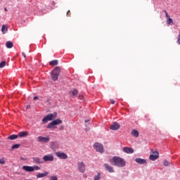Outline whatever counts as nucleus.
Returning a JSON list of instances; mask_svg holds the SVG:
<instances>
[{"instance_id":"6ab92c4d","label":"nucleus","mask_w":180,"mask_h":180,"mask_svg":"<svg viewBox=\"0 0 180 180\" xmlns=\"http://www.w3.org/2000/svg\"><path fill=\"white\" fill-rule=\"evenodd\" d=\"M139 135L140 133L139 132V131L136 129L131 131V136H133L134 137H139Z\"/></svg>"},{"instance_id":"7c9ffc66","label":"nucleus","mask_w":180,"mask_h":180,"mask_svg":"<svg viewBox=\"0 0 180 180\" xmlns=\"http://www.w3.org/2000/svg\"><path fill=\"white\" fill-rule=\"evenodd\" d=\"M49 180H58V177L57 176H51Z\"/></svg>"},{"instance_id":"a19ab883","label":"nucleus","mask_w":180,"mask_h":180,"mask_svg":"<svg viewBox=\"0 0 180 180\" xmlns=\"http://www.w3.org/2000/svg\"><path fill=\"white\" fill-rule=\"evenodd\" d=\"M36 99H38L37 96L34 97V101H36Z\"/></svg>"},{"instance_id":"0eeeda50","label":"nucleus","mask_w":180,"mask_h":180,"mask_svg":"<svg viewBox=\"0 0 180 180\" xmlns=\"http://www.w3.org/2000/svg\"><path fill=\"white\" fill-rule=\"evenodd\" d=\"M77 168L81 174H84L85 173V171H86V166L84 162H79L77 163Z\"/></svg>"},{"instance_id":"7ed1b4c3","label":"nucleus","mask_w":180,"mask_h":180,"mask_svg":"<svg viewBox=\"0 0 180 180\" xmlns=\"http://www.w3.org/2000/svg\"><path fill=\"white\" fill-rule=\"evenodd\" d=\"M56 117H57V112H54L53 114L50 113L42 119V122L44 124H46V123H48L51 120H54V119H56Z\"/></svg>"},{"instance_id":"393cba45","label":"nucleus","mask_w":180,"mask_h":180,"mask_svg":"<svg viewBox=\"0 0 180 180\" xmlns=\"http://www.w3.org/2000/svg\"><path fill=\"white\" fill-rule=\"evenodd\" d=\"M70 92L73 95V96H76V95H78V90L77 89H73Z\"/></svg>"},{"instance_id":"5701e85b","label":"nucleus","mask_w":180,"mask_h":180,"mask_svg":"<svg viewBox=\"0 0 180 180\" xmlns=\"http://www.w3.org/2000/svg\"><path fill=\"white\" fill-rule=\"evenodd\" d=\"M18 137H19L18 134V135L13 134V135L9 136L7 139H8V140H16V139H18Z\"/></svg>"},{"instance_id":"79ce46f5","label":"nucleus","mask_w":180,"mask_h":180,"mask_svg":"<svg viewBox=\"0 0 180 180\" xmlns=\"http://www.w3.org/2000/svg\"><path fill=\"white\" fill-rule=\"evenodd\" d=\"M4 11H5L6 12H8V9H7L6 8H4Z\"/></svg>"},{"instance_id":"4c0bfd02","label":"nucleus","mask_w":180,"mask_h":180,"mask_svg":"<svg viewBox=\"0 0 180 180\" xmlns=\"http://www.w3.org/2000/svg\"><path fill=\"white\" fill-rule=\"evenodd\" d=\"M70 11H68L67 12L68 16H70Z\"/></svg>"},{"instance_id":"2eb2a0df","label":"nucleus","mask_w":180,"mask_h":180,"mask_svg":"<svg viewBox=\"0 0 180 180\" xmlns=\"http://www.w3.org/2000/svg\"><path fill=\"white\" fill-rule=\"evenodd\" d=\"M135 161L137 164H141V165L147 164V160L146 159L136 158Z\"/></svg>"},{"instance_id":"473e14b6","label":"nucleus","mask_w":180,"mask_h":180,"mask_svg":"<svg viewBox=\"0 0 180 180\" xmlns=\"http://www.w3.org/2000/svg\"><path fill=\"white\" fill-rule=\"evenodd\" d=\"M165 13V16L166 18L168 19V18H170L169 15H168V12H167V11H164Z\"/></svg>"},{"instance_id":"bb28decb","label":"nucleus","mask_w":180,"mask_h":180,"mask_svg":"<svg viewBox=\"0 0 180 180\" xmlns=\"http://www.w3.org/2000/svg\"><path fill=\"white\" fill-rule=\"evenodd\" d=\"M100 179H101V173H98V174L94 176V180H100Z\"/></svg>"},{"instance_id":"72a5a7b5","label":"nucleus","mask_w":180,"mask_h":180,"mask_svg":"<svg viewBox=\"0 0 180 180\" xmlns=\"http://www.w3.org/2000/svg\"><path fill=\"white\" fill-rule=\"evenodd\" d=\"M79 99H80V101H84V96L83 95H79Z\"/></svg>"},{"instance_id":"6e6552de","label":"nucleus","mask_w":180,"mask_h":180,"mask_svg":"<svg viewBox=\"0 0 180 180\" xmlns=\"http://www.w3.org/2000/svg\"><path fill=\"white\" fill-rule=\"evenodd\" d=\"M94 150L98 153H103V145L99 143H95L93 146Z\"/></svg>"},{"instance_id":"f3484780","label":"nucleus","mask_w":180,"mask_h":180,"mask_svg":"<svg viewBox=\"0 0 180 180\" xmlns=\"http://www.w3.org/2000/svg\"><path fill=\"white\" fill-rule=\"evenodd\" d=\"M51 150H56L58 148V143L56 141L51 142Z\"/></svg>"},{"instance_id":"20e7f679","label":"nucleus","mask_w":180,"mask_h":180,"mask_svg":"<svg viewBox=\"0 0 180 180\" xmlns=\"http://www.w3.org/2000/svg\"><path fill=\"white\" fill-rule=\"evenodd\" d=\"M61 123H63V121L61 120L56 119V120L52 121L51 122L49 123L48 126L46 127H47V129H56V127H54V126L61 124Z\"/></svg>"},{"instance_id":"412c9836","label":"nucleus","mask_w":180,"mask_h":180,"mask_svg":"<svg viewBox=\"0 0 180 180\" xmlns=\"http://www.w3.org/2000/svg\"><path fill=\"white\" fill-rule=\"evenodd\" d=\"M6 47H7V49H12L13 47V43L11 41H7L6 43Z\"/></svg>"},{"instance_id":"ddd939ff","label":"nucleus","mask_w":180,"mask_h":180,"mask_svg":"<svg viewBox=\"0 0 180 180\" xmlns=\"http://www.w3.org/2000/svg\"><path fill=\"white\" fill-rule=\"evenodd\" d=\"M122 150L127 154H133L134 153V149L129 147H124Z\"/></svg>"},{"instance_id":"9d476101","label":"nucleus","mask_w":180,"mask_h":180,"mask_svg":"<svg viewBox=\"0 0 180 180\" xmlns=\"http://www.w3.org/2000/svg\"><path fill=\"white\" fill-rule=\"evenodd\" d=\"M56 155L60 160H67V158H68V155H67L64 152H56Z\"/></svg>"},{"instance_id":"c756f323","label":"nucleus","mask_w":180,"mask_h":180,"mask_svg":"<svg viewBox=\"0 0 180 180\" xmlns=\"http://www.w3.org/2000/svg\"><path fill=\"white\" fill-rule=\"evenodd\" d=\"M0 164H1V165H5V158H0Z\"/></svg>"},{"instance_id":"39448f33","label":"nucleus","mask_w":180,"mask_h":180,"mask_svg":"<svg viewBox=\"0 0 180 180\" xmlns=\"http://www.w3.org/2000/svg\"><path fill=\"white\" fill-rule=\"evenodd\" d=\"M60 68H56L55 69H53V70L51 72V78L53 79V81H57V79H58V77L60 76Z\"/></svg>"},{"instance_id":"f8f14e48","label":"nucleus","mask_w":180,"mask_h":180,"mask_svg":"<svg viewBox=\"0 0 180 180\" xmlns=\"http://www.w3.org/2000/svg\"><path fill=\"white\" fill-rule=\"evenodd\" d=\"M37 139L39 143H49V141H50V137L49 136H38Z\"/></svg>"},{"instance_id":"b1692460","label":"nucleus","mask_w":180,"mask_h":180,"mask_svg":"<svg viewBox=\"0 0 180 180\" xmlns=\"http://www.w3.org/2000/svg\"><path fill=\"white\" fill-rule=\"evenodd\" d=\"M49 65H58V60H51V61L49 63Z\"/></svg>"},{"instance_id":"e433bc0d","label":"nucleus","mask_w":180,"mask_h":180,"mask_svg":"<svg viewBox=\"0 0 180 180\" xmlns=\"http://www.w3.org/2000/svg\"><path fill=\"white\" fill-rule=\"evenodd\" d=\"M22 54L24 56V58H26V54L25 53H22Z\"/></svg>"},{"instance_id":"aec40b11","label":"nucleus","mask_w":180,"mask_h":180,"mask_svg":"<svg viewBox=\"0 0 180 180\" xmlns=\"http://www.w3.org/2000/svg\"><path fill=\"white\" fill-rule=\"evenodd\" d=\"M32 160L35 164H43V161L39 158H33Z\"/></svg>"},{"instance_id":"dca6fc26","label":"nucleus","mask_w":180,"mask_h":180,"mask_svg":"<svg viewBox=\"0 0 180 180\" xmlns=\"http://www.w3.org/2000/svg\"><path fill=\"white\" fill-rule=\"evenodd\" d=\"M29 136V132L24 131H20L18 133V137H27Z\"/></svg>"},{"instance_id":"58836bf2","label":"nucleus","mask_w":180,"mask_h":180,"mask_svg":"<svg viewBox=\"0 0 180 180\" xmlns=\"http://www.w3.org/2000/svg\"><path fill=\"white\" fill-rule=\"evenodd\" d=\"M27 109H30V105H27Z\"/></svg>"},{"instance_id":"f257e3e1","label":"nucleus","mask_w":180,"mask_h":180,"mask_svg":"<svg viewBox=\"0 0 180 180\" xmlns=\"http://www.w3.org/2000/svg\"><path fill=\"white\" fill-rule=\"evenodd\" d=\"M110 164H112V165H115V167H118V168L126 167V160L118 156H114L110 160Z\"/></svg>"},{"instance_id":"423d86ee","label":"nucleus","mask_w":180,"mask_h":180,"mask_svg":"<svg viewBox=\"0 0 180 180\" xmlns=\"http://www.w3.org/2000/svg\"><path fill=\"white\" fill-rule=\"evenodd\" d=\"M42 160L44 162H53L54 161V155L53 154H48L43 156Z\"/></svg>"},{"instance_id":"a211bd4d","label":"nucleus","mask_w":180,"mask_h":180,"mask_svg":"<svg viewBox=\"0 0 180 180\" xmlns=\"http://www.w3.org/2000/svg\"><path fill=\"white\" fill-rule=\"evenodd\" d=\"M49 175L48 172H44V173H38L37 174V178H44L45 176H47Z\"/></svg>"},{"instance_id":"4be33fe9","label":"nucleus","mask_w":180,"mask_h":180,"mask_svg":"<svg viewBox=\"0 0 180 180\" xmlns=\"http://www.w3.org/2000/svg\"><path fill=\"white\" fill-rule=\"evenodd\" d=\"M1 32H2L3 34H5V33H6V32H8V27L5 25H3L2 27H1Z\"/></svg>"},{"instance_id":"4468645a","label":"nucleus","mask_w":180,"mask_h":180,"mask_svg":"<svg viewBox=\"0 0 180 180\" xmlns=\"http://www.w3.org/2000/svg\"><path fill=\"white\" fill-rule=\"evenodd\" d=\"M120 129V124L117 122H114L111 126H110V130H119Z\"/></svg>"},{"instance_id":"9b49d317","label":"nucleus","mask_w":180,"mask_h":180,"mask_svg":"<svg viewBox=\"0 0 180 180\" xmlns=\"http://www.w3.org/2000/svg\"><path fill=\"white\" fill-rule=\"evenodd\" d=\"M104 168L105 171H107L108 172H110V174L115 172V169H113V167L110 166V165L108 163L104 164Z\"/></svg>"},{"instance_id":"c85d7f7f","label":"nucleus","mask_w":180,"mask_h":180,"mask_svg":"<svg viewBox=\"0 0 180 180\" xmlns=\"http://www.w3.org/2000/svg\"><path fill=\"white\" fill-rule=\"evenodd\" d=\"M5 65H6V62L2 61V62L0 63V68H4V67H5Z\"/></svg>"},{"instance_id":"1a4fd4ad","label":"nucleus","mask_w":180,"mask_h":180,"mask_svg":"<svg viewBox=\"0 0 180 180\" xmlns=\"http://www.w3.org/2000/svg\"><path fill=\"white\" fill-rule=\"evenodd\" d=\"M158 157H160V153L158 151H155L150 155L149 158L150 161H155V160H158Z\"/></svg>"},{"instance_id":"f03ea898","label":"nucleus","mask_w":180,"mask_h":180,"mask_svg":"<svg viewBox=\"0 0 180 180\" xmlns=\"http://www.w3.org/2000/svg\"><path fill=\"white\" fill-rule=\"evenodd\" d=\"M22 169L23 171H25L26 172H34V171H40L41 168L40 167L37 165L34 166H22Z\"/></svg>"},{"instance_id":"f704fd0d","label":"nucleus","mask_w":180,"mask_h":180,"mask_svg":"<svg viewBox=\"0 0 180 180\" xmlns=\"http://www.w3.org/2000/svg\"><path fill=\"white\" fill-rule=\"evenodd\" d=\"M110 101L112 105H115V100L110 99Z\"/></svg>"},{"instance_id":"ea45409f","label":"nucleus","mask_w":180,"mask_h":180,"mask_svg":"<svg viewBox=\"0 0 180 180\" xmlns=\"http://www.w3.org/2000/svg\"><path fill=\"white\" fill-rule=\"evenodd\" d=\"M177 43L180 45V39H177Z\"/></svg>"},{"instance_id":"cd10ccee","label":"nucleus","mask_w":180,"mask_h":180,"mask_svg":"<svg viewBox=\"0 0 180 180\" xmlns=\"http://www.w3.org/2000/svg\"><path fill=\"white\" fill-rule=\"evenodd\" d=\"M167 25H171V23H174V21L172 20V18H167Z\"/></svg>"},{"instance_id":"2f4dec72","label":"nucleus","mask_w":180,"mask_h":180,"mask_svg":"<svg viewBox=\"0 0 180 180\" xmlns=\"http://www.w3.org/2000/svg\"><path fill=\"white\" fill-rule=\"evenodd\" d=\"M163 165L165 167H168V165H169V162L167 160H165Z\"/></svg>"},{"instance_id":"c9c22d12","label":"nucleus","mask_w":180,"mask_h":180,"mask_svg":"<svg viewBox=\"0 0 180 180\" xmlns=\"http://www.w3.org/2000/svg\"><path fill=\"white\" fill-rule=\"evenodd\" d=\"M177 40H180V31L179 32V36H178Z\"/></svg>"},{"instance_id":"37998d69","label":"nucleus","mask_w":180,"mask_h":180,"mask_svg":"<svg viewBox=\"0 0 180 180\" xmlns=\"http://www.w3.org/2000/svg\"><path fill=\"white\" fill-rule=\"evenodd\" d=\"M89 120H85V123H88Z\"/></svg>"},{"instance_id":"c03bdc74","label":"nucleus","mask_w":180,"mask_h":180,"mask_svg":"<svg viewBox=\"0 0 180 180\" xmlns=\"http://www.w3.org/2000/svg\"><path fill=\"white\" fill-rule=\"evenodd\" d=\"M56 4V2L52 1V5H54Z\"/></svg>"},{"instance_id":"a878e982","label":"nucleus","mask_w":180,"mask_h":180,"mask_svg":"<svg viewBox=\"0 0 180 180\" xmlns=\"http://www.w3.org/2000/svg\"><path fill=\"white\" fill-rule=\"evenodd\" d=\"M20 147V144H14L11 147V150H15L16 148H19Z\"/></svg>"}]
</instances>
